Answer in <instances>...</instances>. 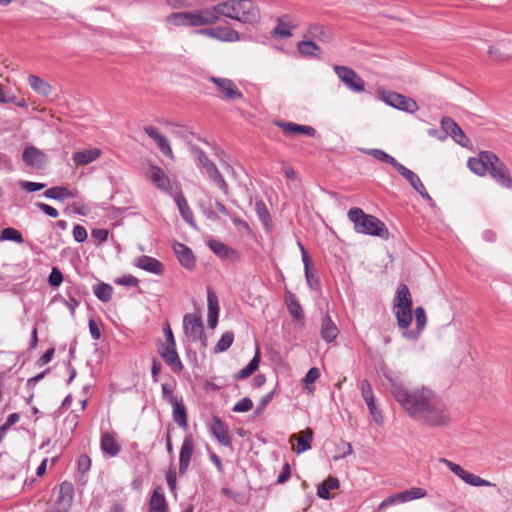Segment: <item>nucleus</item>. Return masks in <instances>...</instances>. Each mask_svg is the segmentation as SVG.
Returning <instances> with one entry per match:
<instances>
[{
  "mask_svg": "<svg viewBox=\"0 0 512 512\" xmlns=\"http://www.w3.org/2000/svg\"><path fill=\"white\" fill-rule=\"evenodd\" d=\"M488 55L492 61L495 62H503L509 59V55L502 53L499 48L495 46H490L488 50Z\"/></svg>",
  "mask_w": 512,
  "mask_h": 512,
  "instance_id": "052dcab7",
  "label": "nucleus"
},
{
  "mask_svg": "<svg viewBox=\"0 0 512 512\" xmlns=\"http://www.w3.org/2000/svg\"><path fill=\"white\" fill-rule=\"evenodd\" d=\"M173 248L182 266L187 269H192L195 266V258L190 248L181 243H176Z\"/></svg>",
  "mask_w": 512,
  "mask_h": 512,
  "instance_id": "c85d7f7f",
  "label": "nucleus"
},
{
  "mask_svg": "<svg viewBox=\"0 0 512 512\" xmlns=\"http://www.w3.org/2000/svg\"><path fill=\"white\" fill-rule=\"evenodd\" d=\"M255 211L263 224L266 231H269L271 228V216L268 211L266 204L263 201H257L255 203Z\"/></svg>",
  "mask_w": 512,
  "mask_h": 512,
  "instance_id": "a18cd8bd",
  "label": "nucleus"
},
{
  "mask_svg": "<svg viewBox=\"0 0 512 512\" xmlns=\"http://www.w3.org/2000/svg\"><path fill=\"white\" fill-rule=\"evenodd\" d=\"M441 128L443 131L451 136L453 140L459 145L466 147L468 145V138L464 134L461 127L451 118L443 117L441 119Z\"/></svg>",
  "mask_w": 512,
  "mask_h": 512,
  "instance_id": "f3484780",
  "label": "nucleus"
},
{
  "mask_svg": "<svg viewBox=\"0 0 512 512\" xmlns=\"http://www.w3.org/2000/svg\"><path fill=\"white\" fill-rule=\"evenodd\" d=\"M211 433L223 446L231 445V437L228 433L227 425L218 417L212 418V424L210 426Z\"/></svg>",
  "mask_w": 512,
  "mask_h": 512,
  "instance_id": "393cba45",
  "label": "nucleus"
},
{
  "mask_svg": "<svg viewBox=\"0 0 512 512\" xmlns=\"http://www.w3.org/2000/svg\"><path fill=\"white\" fill-rule=\"evenodd\" d=\"M218 21L230 18L244 24H253L260 19V12L252 0H226L214 5Z\"/></svg>",
  "mask_w": 512,
  "mask_h": 512,
  "instance_id": "f03ea898",
  "label": "nucleus"
},
{
  "mask_svg": "<svg viewBox=\"0 0 512 512\" xmlns=\"http://www.w3.org/2000/svg\"><path fill=\"white\" fill-rule=\"evenodd\" d=\"M298 50L302 55L305 56H318L321 49L312 41H301L298 44Z\"/></svg>",
  "mask_w": 512,
  "mask_h": 512,
  "instance_id": "3c124183",
  "label": "nucleus"
},
{
  "mask_svg": "<svg viewBox=\"0 0 512 512\" xmlns=\"http://www.w3.org/2000/svg\"><path fill=\"white\" fill-rule=\"evenodd\" d=\"M135 265L143 270L154 274H160L163 270L162 264L150 256H141L135 260Z\"/></svg>",
  "mask_w": 512,
  "mask_h": 512,
  "instance_id": "72a5a7b5",
  "label": "nucleus"
},
{
  "mask_svg": "<svg viewBox=\"0 0 512 512\" xmlns=\"http://www.w3.org/2000/svg\"><path fill=\"white\" fill-rule=\"evenodd\" d=\"M418 409L414 420L419 421L430 427H442L449 423L450 413L444 401L433 391Z\"/></svg>",
  "mask_w": 512,
  "mask_h": 512,
  "instance_id": "20e7f679",
  "label": "nucleus"
},
{
  "mask_svg": "<svg viewBox=\"0 0 512 512\" xmlns=\"http://www.w3.org/2000/svg\"><path fill=\"white\" fill-rule=\"evenodd\" d=\"M22 159L28 167L34 170L45 168L48 162L47 155L33 145L25 147L22 153Z\"/></svg>",
  "mask_w": 512,
  "mask_h": 512,
  "instance_id": "ddd939ff",
  "label": "nucleus"
},
{
  "mask_svg": "<svg viewBox=\"0 0 512 512\" xmlns=\"http://www.w3.org/2000/svg\"><path fill=\"white\" fill-rule=\"evenodd\" d=\"M44 196L46 198L59 200V201H64L66 199L75 197L74 193L71 190H69L63 186H56V187L47 189L44 192Z\"/></svg>",
  "mask_w": 512,
  "mask_h": 512,
  "instance_id": "ea45409f",
  "label": "nucleus"
},
{
  "mask_svg": "<svg viewBox=\"0 0 512 512\" xmlns=\"http://www.w3.org/2000/svg\"><path fill=\"white\" fill-rule=\"evenodd\" d=\"M496 160V155L489 151H483L478 158H470L468 160L469 169L479 176H484L489 172L490 165Z\"/></svg>",
  "mask_w": 512,
  "mask_h": 512,
  "instance_id": "2eb2a0df",
  "label": "nucleus"
},
{
  "mask_svg": "<svg viewBox=\"0 0 512 512\" xmlns=\"http://www.w3.org/2000/svg\"><path fill=\"white\" fill-rule=\"evenodd\" d=\"M145 133L153 139L158 149L168 158L174 159V154L168 139L162 135L154 126H145Z\"/></svg>",
  "mask_w": 512,
  "mask_h": 512,
  "instance_id": "aec40b11",
  "label": "nucleus"
},
{
  "mask_svg": "<svg viewBox=\"0 0 512 512\" xmlns=\"http://www.w3.org/2000/svg\"><path fill=\"white\" fill-rule=\"evenodd\" d=\"M412 297L409 290H397L394 298V314L400 329L409 328L412 322Z\"/></svg>",
  "mask_w": 512,
  "mask_h": 512,
  "instance_id": "423d86ee",
  "label": "nucleus"
},
{
  "mask_svg": "<svg viewBox=\"0 0 512 512\" xmlns=\"http://www.w3.org/2000/svg\"><path fill=\"white\" fill-rule=\"evenodd\" d=\"M396 170L409 182V184L426 200L432 201L429 193L426 191L425 186L422 181L410 169L406 168L404 165L400 164L396 167Z\"/></svg>",
  "mask_w": 512,
  "mask_h": 512,
  "instance_id": "a211bd4d",
  "label": "nucleus"
},
{
  "mask_svg": "<svg viewBox=\"0 0 512 512\" xmlns=\"http://www.w3.org/2000/svg\"><path fill=\"white\" fill-rule=\"evenodd\" d=\"M360 389H361V395H362L367 407L375 405L376 400H375V397L373 394L372 386L368 380L364 379L361 381Z\"/></svg>",
  "mask_w": 512,
  "mask_h": 512,
  "instance_id": "8fccbe9b",
  "label": "nucleus"
},
{
  "mask_svg": "<svg viewBox=\"0 0 512 512\" xmlns=\"http://www.w3.org/2000/svg\"><path fill=\"white\" fill-rule=\"evenodd\" d=\"M148 512H168V505L161 487L154 489L149 501Z\"/></svg>",
  "mask_w": 512,
  "mask_h": 512,
  "instance_id": "c756f323",
  "label": "nucleus"
},
{
  "mask_svg": "<svg viewBox=\"0 0 512 512\" xmlns=\"http://www.w3.org/2000/svg\"><path fill=\"white\" fill-rule=\"evenodd\" d=\"M62 280H63V275H62L61 271L58 268L54 267L49 275V278H48L49 284L53 287H57L61 284Z\"/></svg>",
  "mask_w": 512,
  "mask_h": 512,
  "instance_id": "0e129e2a",
  "label": "nucleus"
},
{
  "mask_svg": "<svg viewBox=\"0 0 512 512\" xmlns=\"http://www.w3.org/2000/svg\"><path fill=\"white\" fill-rule=\"evenodd\" d=\"M108 234L109 232L107 229H93L91 237L98 243H102L107 240Z\"/></svg>",
  "mask_w": 512,
  "mask_h": 512,
  "instance_id": "338daca9",
  "label": "nucleus"
},
{
  "mask_svg": "<svg viewBox=\"0 0 512 512\" xmlns=\"http://www.w3.org/2000/svg\"><path fill=\"white\" fill-rule=\"evenodd\" d=\"M338 328L331 320V318L326 315L321 324V337L326 342H332L338 335Z\"/></svg>",
  "mask_w": 512,
  "mask_h": 512,
  "instance_id": "4c0bfd02",
  "label": "nucleus"
},
{
  "mask_svg": "<svg viewBox=\"0 0 512 512\" xmlns=\"http://www.w3.org/2000/svg\"><path fill=\"white\" fill-rule=\"evenodd\" d=\"M380 98L391 107L405 112L414 113L418 110V104L415 100L396 92L383 91Z\"/></svg>",
  "mask_w": 512,
  "mask_h": 512,
  "instance_id": "9d476101",
  "label": "nucleus"
},
{
  "mask_svg": "<svg viewBox=\"0 0 512 512\" xmlns=\"http://www.w3.org/2000/svg\"><path fill=\"white\" fill-rule=\"evenodd\" d=\"M166 21L175 26H190L194 27L193 12H175L167 16Z\"/></svg>",
  "mask_w": 512,
  "mask_h": 512,
  "instance_id": "f704fd0d",
  "label": "nucleus"
},
{
  "mask_svg": "<svg viewBox=\"0 0 512 512\" xmlns=\"http://www.w3.org/2000/svg\"><path fill=\"white\" fill-rule=\"evenodd\" d=\"M369 154L379 161L392 165L395 169L399 165V162L394 157L383 150L371 149Z\"/></svg>",
  "mask_w": 512,
  "mask_h": 512,
  "instance_id": "603ef678",
  "label": "nucleus"
},
{
  "mask_svg": "<svg viewBox=\"0 0 512 512\" xmlns=\"http://www.w3.org/2000/svg\"><path fill=\"white\" fill-rule=\"evenodd\" d=\"M193 152L196 154L199 163L205 169L207 175L212 179L218 187L224 192V194H228V184L225 179L217 169L216 165L210 161L208 156L202 151L200 148L193 146Z\"/></svg>",
  "mask_w": 512,
  "mask_h": 512,
  "instance_id": "6e6552de",
  "label": "nucleus"
},
{
  "mask_svg": "<svg viewBox=\"0 0 512 512\" xmlns=\"http://www.w3.org/2000/svg\"><path fill=\"white\" fill-rule=\"evenodd\" d=\"M175 202L179 209L180 215L182 218L191 226L196 227V223L194 220V215L192 210L190 209L184 195L182 193H178L175 196Z\"/></svg>",
  "mask_w": 512,
  "mask_h": 512,
  "instance_id": "473e14b6",
  "label": "nucleus"
},
{
  "mask_svg": "<svg viewBox=\"0 0 512 512\" xmlns=\"http://www.w3.org/2000/svg\"><path fill=\"white\" fill-rule=\"evenodd\" d=\"M36 206L41 211H43L45 214H47L48 216H50L52 218H56L59 215L57 209H55L54 207H52V206H50L48 204H45V203H42V202H38V203H36Z\"/></svg>",
  "mask_w": 512,
  "mask_h": 512,
  "instance_id": "774afa93",
  "label": "nucleus"
},
{
  "mask_svg": "<svg viewBox=\"0 0 512 512\" xmlns=\"http://www.w3.org/2000/svg\"><path fill=\"white\" fill-rule=\"evenodd\" d=\"M259 363H260V351L257 348L256 353H255L254 357L251 359V361L249 362V364L246 367H244L243 369H241L240 371H238L235 374L234 379L241 380V379H245V378L249 377L258 369Z\"/></svg>",
  "mask_w": 512,
  "mask_h": 512,
  "instance_id": "a19ab883",
  "label": "nucleus"
},
{
  "mask_svg": "<svg viewBox=\"0 0 512 512\" xmlns=\"http://www.w3.org/2000/svg\"><path fill=\"white\" fill-rule=\"evenodd\" d=\"M310 35L324 43H329L332 40V34L329 30L321 25H312L309 28Z\"/></svg>",
  "mask_w": 512,
  "mask_h": 512,
  "instance_id": "49530a36",
  "label": "nucleus"
},
{
  "mask_svg": "<svg viewBox=\"0 0 512 512\" xmlns=\"http://www.w3.org/2000/svg\"><path fill=\"white\" fill-rule=\"evenodd\" d=\"M192 12L194 27L214 25L218 22L214 5L210 8L194 10Z\"/></svg>",
  "mask_w": 512,
  "mask_h": 512,
  "instance_id": "5701e85b",
  "label": "nucleus"
},
{
  "mask_svg": "<svg viewBox=\"0 0 512 512\" xmlns=\"http://www.w3.org/2000/svg\"><path fill=\"white\" fill-rule=\"evenodd\" d=\"M339 486V480L336 477L329 476L318 486L317 495L322 499L328 500L331 497L330 491L338 489Z\"/></svg>",
  "mask_w": 512,
  "mask_h": 512,
  "instance_id": "58836bf2",
  "label": "nucleus"
},
{
  "mask_svg": "<svg viewBox=\"0 0 512 512\" xmlns=\"http://www.w3.org/2000/svg\"><path fill=\"white\" fill-rule=\"evenodd\" d=\"M313 438V431L310 428H307L299 433L298 443L296 448V453L301 454L309 449H311V442Z\"/></svg>",
  "mask_w": 512,
  "mask_h": 512,
  "instance_id": "79ce46f5",
  "label": "nucleus"
},
{
  "mask_svg": "<svg viewBox=\"0 0 512 512\" xmlns=\"http://www.w3.org/2000/svg\"><path fill=\"white\" fill-rule=\"evenodd\" d=\"M415 322L417 326V331H411L408 328L403 329V336L410 340H416L424 330L427 318L425 314V310L423 307L419 306L415 309Z\"/></svg>",
  "mask_w": 512,
  "mask_h": 512,
  "instance_id": "a878e982",
  "label": "nucleus"
},
{
  "mask_svg": "<svg viewBox=\"0 0 512 512\" xmlns=\"http://www.w3.org/2000/svg\"><path fill=\"white\" fill-rule=\"evenodd\" d=\"M172 400L173 403H171V405L173 407V419L179 427L186 429L188 426V420L187 411L183 403V399L180 397V399Z\"/></svg>",
  "mask_w": 512,
  "mask_h": 512,
  "instance_id": "2f4dec72",
  "label": "nucleus"
},
{
  "mask_svg": "<svg viewBox=\"0 0 512 512\" xmlns=\"http://www.w3.org/2000/svg\"><path fill=\"white\" fill-rule=\"evenodd\" d=\"M73 237L75 241L82 243L87 239V231L82 225H75L73 228Z\"/></svg>",
  "mask_w": 512,
  "mask_h": 512,
  "instance_id": "69168bd1",
  "label": "nucleus"
},
{
  "mask_svg": "<svg viewBox=\"0 0 512 512\" xmlns=\"http://www.w3.org/2000/svg\"><path fill=\"white\" fill-rule=\"evenodd\" d=\"M383 375L389 382L394 399L411 418H414L432 390L424 386L410 390L401 382L399 376L393 375L390 371H384Z\"/></svg>",
  "mask_w": 512,
  "mask_h": 512,
  "instance_id": "f257e3e1",
  "label": "nucleus"
},
{
  "mask_svg": "<svg viewBox=\"0 0 512 512\" xmlns=\"http://www.w3.org/2000/svg\"><path fill=\"white\" fill-rule=\"evenodd\" d=\"M253 408V402L249 397H244L239 400L233 407L234 412L243 413L248 412Z\"/></svg>",
  "mask_w": 512,
  "mask_h": 512,
  "instance_id": "bf43d9fd",
  "label": "nucleus"
},
{
  "mask_svg": "<svg viewBox=\"0 0 512 512\" xmlns=\"http://www.w3.org/2000/svg\"><path fill=\"white\" fill-rule=\"evenodd\" d=\"M348 218L354 224V228L358 233L379 236L382 238L388 237L389 233L385 224L377 217L365 214L360 208H351L348 211Z\"/></svg>",
  "mask_w": 512,
  "mask_h": 512,
  "instance_id": "39448f33",
  "label": "nucleus"
},
{
  "mask_svg": "<svg viewBox=\"0 0 512 512\" xmlns=\"http://www.w3.org/2000/svg\"><path fill=\"white\" fill-rule=\"evenodd\" d=\"M418 409L414 420L419 421L430 427H442L449 423L450 413L444 401L433 391Z\"/></svg>",
  "mask_w": 512,
  "mask_h": 512,
  "instance_id": "7ed1b4c3",
  "label": "nucleus"
},
{
  "mask_svg": "<svg viewBox=\"0 0 512 512\" xmlns=\"http://www.w3.org/2000/svg\"><path fill=\"white\" fill-rule=\"evenodd\" d=\"M208 245L210 249L221 258H228L229 255L233 253V250L218 240L211 239L209 240Z\"/></svg>",
  "mask_w": 512,
  "mask_h": 512,
  "instance_id": "de8ad7c7",
  "label": "nucleus"
},
{
  "mask_svg": "<svg viewBox=\"0 0 512 512\" xmlns=\"http://www.w3.org/2000/svg\"><path fill=\"white\" fill-rule=\"evenodd\" d=\"M0 102L2 103H13L18 107L26 108L27 102L25 99L17 100L15 96H7L4 93L3 86L0 85Z\"/></svg>",
  "mask_w": 512,
  "mask_h": 512,
  "instance_id": "4d7b16f0",
  "label": "nucleus"
},
{
  "mask_svg": "<svg viewBox=\"0 0 512 512\" xmlns=\"http://www.w3.org/2000/svg\"><path fill=\"white\" fill-rule=\"evenodd\" d=\"M298 245L300 247V250H301V254H302V261L304 263V268H305V274H306V278H307V281H308V284L310 286H312V282H311V274H310V263H311V258L310 256L308 255L307 251L305 250L304 246L298 242Z\"/></svg>",
  "mask_w": 512,
  "mask_h": 512,
  "instance_id": "13d9d810",
  "label": "nucleus"
},
{
  "mask_svg": "<svg viewBox=\"0 0 512 512\" xmlns=\"http://www.w3.org/2000/svg\"><path fill=\"white\" fill-rule=\"evenodd\" d=\"M234 341V334L231 331L225 332L214 347L215 353H222L228 350Z\"/></svg>",
  "mask_w": 512,
  "mask_h": 512,
  "instance_id": "09e8293b",
  "label": "nucleus"
},
{
  "mask_svg": "<svg viewBox=\"0 0 512 512\" xmlns=\"http://www.w3.org/2000/svg\"><path fill=\"white\" fill-rule=\"evenodd\" d=\"M19 185L26 192L32 193L40 191L46 187L45 183L31 182V181H20Z\"/></svg>",
  "mask_w": 512,
  "mask_h": 512,
  "instance_id": "680f3d73",
  "label": "nucleus"
},
{
  "mask_svg": "<svg viewBox=\"0 0 512 512\" xmlns=\"http://www.w3.org/2000/svg\"><path fill=\"white\" fill-rule=\"evenodd\" d=\"M183 328L189 341H201L202 346H207V339L204 337V327L200 317L188 313L183 318Z\"/></svg>",
  "mask_w": 512,
  "mask_h": 512,
  "instance_id": "0eeeda50",
  "label": "nucleus"
},
{
  "mask_svg": "<svg viewBox=\"0 0 512 512\" xmlns=\"http://www.w3.org/2000/svg\"><path fill=\"white\" fill-rule=\"evenodd\" d=\"M194 451V440L191 435L184 438L179 455V474L184 475L190 465L191 457Z\"/></svg>",
  "mask_w": 512,
  "mask_h": 512,
  "instance_id": "6ab92c4d",
  "label": "nucleus"
},
{
  "mask_svg": "<svg viewBox=\"0 0 512 512\" xmlns=\"http://www.w3.org/2000/svg\"><path fill=\"white\" fill-rule=\"evenodd\" d=\"M334 72L350 91L355 93L365 91V81L352 68L335 65Z\"/></svg>",
  "mask_w": 512,
  "mask_h": 512,
  "instance_id": "1a4fd4ad",
  "label": "nucleus"
},
{
  "mask_svg": "<svg viewBox=\"0 0 512 512\" xmlns=\"http://www.w3.org/2000/svg\"><path fill=\"white\" fill-rule=\"evenodd\" d=\"M0 238L1 240L14 241L18 244H21L24 241L22 234L12 227L3 229Z\"/></svg>",
  "mask_w": 512,
  "mask_h": 512,
  "instance_id": "5fc2aeb1",
  "label": "nucleus"
},
{
  "mask_svg": "<svg viewBox=\"0 0 512 512\" xmlns=\"http://www.w3.org/2000/svg\"><path fill=\"white\" fill-rule=\"evenodd\" d=\"M440 462L445 464L456 476H458L465 483H467L471 486L489 487V486L493 485L491 482L464 470L460 465H458L448 459L441 458Z\"/></svg>",
  "mask_w": 512,
  "mask_h": 512,
  "instance_id": "9b49d317",
  "label": "nucleus"
},
{
  "mask_svg": "<svg viewBox=\"0 0 512 512\" xmlns=\"http://www.w3.org/2000/svg\"><path fill=\"white\" fill-rule=\"evenodd\" d=\"M273 35L280 36L282 38L290 37L292 35L290 32V25L282 19H279L277 26L273 30Z\"/></svg>",
  "mask_w": 512,
  "mask_h": 512,
  "instance_id": "6e6d98bb",
  "label": "nucleus"
},
{
  "mask_svg": "<svg viewBox=\"0 0 512 512\" xmlns=\"http://www.w3.org/2000/svg\"><path fill=\"white\" fill-rule=\"evenodd\" d=\"M208 301V326L211 329H214L218 323V315H219V303L218 297L214 293L213 290H208L207 295Z\"/></svg>",
  "mask_w": 512,
  "mask_h": 512,
  "instance_id": "cd10ccee",
  "label": "nucleus"
},
{
  "mask_svg": "<svg viewBox=\"0 0 512 512\" xmlns=\"http://www.w3.org/2000/svg\"><path fill=\"white\" fill-rule=\"evenodd\" d=\"M209 80L215 84L220 97L224 100L234 101L243 97L242 92L232 80L215 76L209 77Z\"/></svg>",
  "mask_w": 512,
  "mask_h": 512,
  "instance_id": "f8f14e48",
  "label": "nucleus"
},
{
  "mask_svg": "<svg viewBox=\"0 0 512 512\" xmlns=\"http://www.w3.org/2000/svg\"><path fill=\"white\" fill-rule=\"evenodd\" d=\"M114 283L120 286H136L138 279L132 275H124L115 279Z\"/></svg>",
  "mask_w": 512,
  "mask_h": 512,
  "instance_id": "e2e57ef3",
  "label": "nucleus"
},
{
  "mask_svg": "<svg viewBox=\"0 0 512 512\" xmlns=\"http://www.w3.org/2000/svg\"><path fill=\"white\" fill-rule=\"evenodd\" d=\"M427 495V491L423 488L413 487L398 493L399 503L408 502L414 499H420Z\"/></svg>",
  "mask_w": 512,
  "mask_h": 512,
  "instance_id": "37998d69",
  "label": "nucleus"
},
{
  "mask_svg": "<svg viewBox=\"0 0 512 512\" xmlns=\"http://www.w3.org/2000/svg\"><path fill=\"white\" fill-rule=\"evenodd\" d=\"M320 377V371L318 368L316 367H312L308 370V372L306 373L304 379H303V384L305 386V389L309 392V393H312L314 391V387L312 386L313 383Z\"/></svg>",
  "mask_w": 512,
  "mask_h": 512,
  "instance_id": "864d4df0",
  "label": "nucleus"
},
{
  "mask_svg": "<svg viewBox=\"0 0 512 512\" xmlns=\"http://www.w3.org/2000/svg\"><path fill=\"white\" fill-rule=\"evenodd\" d=\"M149 179L161 191L170 192L171 181L164 170L155 165H149Z\"/></svg>",
  "mask_w": 512,
  "mask_h": 512,
  "instance_id": "412c9836",
  "label": "nucleus"
},
{
  "mask_svg": "<svg viewBox=\"0 0 512 512\" xmlns=\"http://www.w3.org/2000/svg\"><path fill=\"white\" fill-rule=\"evenodd\" d=\"M100 446L102 452L109 457H115L120 452V445L116 441L115 436L108 432L102 435Z\"/></svg>",
  "mask_w": 512,
  "mask_h": 512,
  "instance_id": "7c9ffc66",
  "label": "nucleus"
},
{
  "mask_svg": "<svg viewBox=\"0 0 512 512\" xmlns=\"http://www.w3.org/2000/svg\"><path fill=\"white\" fill-rule=\"evenodd\" d=\"M285 302L291 317L297 323H299L300 327H303L305 322V315L297 297L293 293L288 291L285 295Z\"/></svg>",
  "mask_w": 512,
  "mask_h": 512,
  "instance_id": "b1692460",
  "label": "nucleus"
},
{
  "mask_svg": "<svg viewBox=\"0 0 512 512\" xmlns=\"http://www.w3.org/2000/svg\"><path fill=\"white\" fill-rule=\"evenodd\" d=\"M159 353L163 360L169 365L173 371L179 372L183 369V364L176 351V345H164L162 344L159 348Z\"/></svg>",
  "mask_w": 512,
  "mask_h": 512,
  "instance_id": "4be33fe9",
  "label": "nucleus"
},
{
  "mask_svg": "<svg viewBox=\"0 0 512 512\" xmlns=\"http://www.w3.org/2000/svg\"><path fill=\"white\" fill-rule=\"evenodd\" d=\"M101 155V150L97 148L75 152L73 160L77 165H87L96 160Z\"/></svg>",
  "mask_w": 512,
  "mask_h": 512,
  "instance_id": "e433bc0d",
  "label": "nucleus"
},
{
  "mask_svg": "<svg viewBox=\"0 0 512 512\" xmlns=\"http://www.w3.org/2000/svg\"><path fill=\"white\" fill-rule=\"evenodd\" d=\"M28 82L31 88L39 95L49 96L53 91V87L39 76L30 75Z\"/></svg>",
  "mask_w": 512,
  "mask_h": 512,
  "instance_id": "c9c22d12",
  "label": "nucleus"
},
{
  "mask_svg": "<svg viewBox=\"0 0 512 512\" xmlns=\"http://www.w3.org/2000/svg\"><path fill=\"white\" fill-rule=\"evenodd\" d=\"M277 125L288 135L303 134L313 137L316 133V130L312 126L300 125L293 122H278Z\"/></svg>",
  "mask_w": 512,
  "mask_h": 512,
  "instance_id": "bb28decb",
  "label": "nucleus"
},
{
  "mask_svg": "<svg viewBox=\"0 0 512 512\" xmlns=\"http://www.w3.org/2000/svg\"><path fill=\"white\" fill-rule=\"evenodd\" d=\"M74 486L71 482L60 484L59 491L55 500V509L57 512H67L73 503Z\"/></svg>",
  "mask_w": 512,
  "mask_h": 512,
  "instance_id": "4468645a",
  "label": "nucleus"
},
{
  "mask_svg": "<svg viewBox=\"0 0 512 512\" xmlns=\"http://www.w3.org/2000/svg\"><path fill=\"white\" fill-rule=\"evenodd\" d=\"M489 174L502 187L512 188V179L506 165L496 156V160L490 165Z\"/></svg>",
  "mask_w": 512,
  "mask_h": 512,
  "instance_id": "dca6fc26",
  "label": "nucleus"
},
{
  "mask_svg": "<svg viewBox=\"0 0 512 512\" xmlns=\"http://www.w3.org/2000/svg\"><path fill=\"white\" fill-rule=\"evenodd\" d=\"M216 40L222 42H237L240 40V34L238 31L230 27H217Z\"/></svg>",
  "mask_w": 512,
  "mask_h": 512,
  "instance_id": "c03bdc74",
  "label": "nucleus"
}]
</instances>
